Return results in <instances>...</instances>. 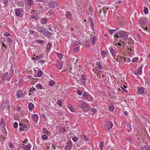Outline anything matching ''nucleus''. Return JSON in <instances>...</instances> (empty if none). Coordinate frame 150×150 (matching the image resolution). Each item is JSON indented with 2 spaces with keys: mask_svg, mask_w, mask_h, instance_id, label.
Instances as JSON below:
<instances>
[{
  "mask_svg": "<svg viewBox=\"0 0 150 150\" xmlns=\"http://www.w3.org/2000/svg\"><path fill=\"white\" fill-rule=\"evenodd\" d=\"M107 52L106 51H102L101 52V54L103 59L104 58L107 54Z\"/></svg>",
  "mask_w": 150,
  "mask_h": 150,
  "instance_id": "16",
  "label": "nucleus"
},
{
  "mask_svg": "<svg viewBox=\"0 0 150 150\" xmlns=\"http://www.w3.org/2000/svg\"><path fill=\"white\" fill-rule=\"evenodd\" d=\"M103 142H100L99 144V147L100 150H102L103 149Z\"/></svg>",
  "mask_w": 150,
  "mask_h": 150,
  "instance_id": "33",
  "label": "nucleus"
},
{
  "mask_svg": "<svg viewBox=\"0 0 150 150\" xmlns=\"http://www.w3.org/2000/svg\"><path fill=\"white\" fill-rule=\"evenodd\" d=\"M144 11L145 14H147L148 13V8L146 7H145Z\"/></svg>",
  "mask_w": 150,
  "mask_h": 150,
  "instance_id": "34",
  "label": "nucleus"
},
{
  "mask_svg": "<svg viewBox=\"0 0 150 150\" xmlns=\"http://www.w3.org/2000/svg\"><path fill=\"white\" fill-rule=\"evenodd\" d=\"M81 43L77 41H76L74 42L73 44L72 45L74 46H79V45H81Z\"/></svg>",
  "mask_w": 150,
  "mask_h": 150,
  "instance_id": "25",
  "label": "nucleus"
},
{
  "mask_svg": "<svg viewBox=\"0 0 150 150\" xmlns=\"http://www.w3.org/2000/svg\"><path fill=\"white\" fill-rule=\"evenodd\" d=\"M23 147L26 150H30L31 147V145L30 144H28L27 145L24 146Z\"/></svg>",
  "mask_w": 150,
  "mask_h": 150,
  "instance_id": "15",
  "label": "nucleus"
},
{
  "mask_svg": "<svg viewBox=\"0 0 150 150\" xmlns=\"http://www.w3.org/2000/svg\"><path fill=\"white\" fill-rule=\"evenodd\" d=\"M30 18L33 19H37V17L36 16H34V15H32L30 16Z\"/></svg>",
  "mask_w": 150,
  "mask_h": 150,
  "instance_id": "46",
  "label": "nucleus"
},
{
  "mask_svg": "<svg viewBox=\"0 0 150 150\" xmlns=\"http://www.w3.org/2000/svg\"><path fill=\"white\" fill-rule=\"evenodd\" d=\"M4 35L5 36H6L7 37V36H10V34L9 33L6 32V33H4Z\"/></svg>",
  "mask_w": 150,
  "mask_h": 150,
  "instance_id": "58",
  "label": "nucleus"
},
{
  "mask_svg": "<svg viewBox=\"0 0 150 150\" xmlns=\"http://www.w3.org/2000/svg\"><path fill=\"white\" fill-rule=\"evenodd\" d=\"M32 117L34 122H37L38 121V115L35 114L32 115Z\"/></svg>",
  "mask_w": 150,
  "mask_h": 150,
  "instance_id": "13",
  "label": "nucleus"
},
{
  "mask_svg": "<svg viewBox=\"0 0 150 150\" xmlns=\"http://www.w3.org/2000/svg\"><path fill=\"white\" fill-rule=\"evenodd\" d=\"M110 51L113 57H115L116 56L114 52V50L113 48H110Z\"/></svg>",
  "mask_w": 150,
  "mask_h": 150,
  "instance_id": "24",
  "label": "nucleus"
},
{
  "mask_svg": "<svg viewBox=\"0 0 150 150\" xmlns=\"http://www.w3.org/2000/svg\"><path fill=\"white\" fill-rule=\"evenodd\" d=\"M24 94L21 90L18 91L16 92V97L18 98H21L24 97Z\"/></svg>",
  "mask_w": 150,
  "mask_h": 150,
  "instance_id": "7",
  "label": "nucleus"
},
{
  "mask_svg": "<svg viewBox=\"0 0 150 150\" xmlns=\"http://www.w3.org/2000/svg\"><path fill=\"white\" fill-rule=\"evenodd\" d=\"M24 11L22 8H17L15 9V12L16 16L18 17L21 16V12Z\"/></svg>",
  "mask_w": 150,
  "mask_h": 150,
  "instance_id": "5",
  "label": "nucleus"
},
{
  "mask_svg": "<svg viewBox=\"0 0 150 150\" xmlns=\"http://www.w3.org/2000/svg\"><path fill=\"white\" fill-rule=\"evenodd\" d=\"M105 74H103L101 76H100H100L99 78H100L101 79H103L104 78V77L105 76Z\"/></svg>",
  "mask_w": 150,
  "mask_h": 150,
  "instance_id": "55",
  "label": "nucleus"
},
{
  "mask_svg": "<svg viewBox=\"0 0 150 150\" xmlns=\"http://www.w3.org/2000/svg\"><path fill=\"white\" fill-rule=\"evenodd\" d=\"M38 62H41L42 63H44L45 62V61L44 60H42L41 59H40L38 60Z\"/></svg>",
  "mask_w": 150,
  "mask_h": 150,
  "instance_id": "53",
  "label": "nucleus"
},
{
  "mask_svg": "<svg viewBox=\"0 0 150 150\" xmlns=\"http://www.w3.org/2000/svg\"><path fill=\"white\" fill-rule=\"evenodd\" d=\"M123 58L121 57L117 56L116 57V61H118L119 62H120L121 60H123Z\"/></svg>",
  "mask_w": 150,
  "mask_h": 150,
  "instance_id": "35",
  "label": "nucleus"
},
{
  "mask_svg": "<svg viewBox=\"0 0 150 150\" xmlns=\"http://www.w3.org/2000/svg\"><path fill=\"white\" fill-rule=\"evenodd\" d=\"M96 38V36H94L93 37V38L92 39L91 44L93 45H94L95 44Z\"/></svg>",
  "mask_w": 150,
  "mask_h": 150,
  "instance_id": "26",
  "label": "nucleus"
},
{
  "mask_svg": "<svg viewBox=\"0 0 150 150\" xmlns=\"http://www.w3.org/2000/svg\"><path fill=\"white\" fill-rule=\"evenodd\" d=\"M109 34H112L113 33V31L112 30H110L109 31Z\"/></svg>",
  "mask_w": 150,
  "mask_h": 150,
  "instance_id": "62",
  "label": "nucleus"
},
{
  "mask_svg": "<svg viewBox=\"0 0 150 150\" xmlns=\"http://www.w3.org/2000/svg\"><path fill=\"white\" fill-rule=\"evenodd\" d=\"M42 57L40 55L37 56L33 58V59L34 60L35 62L38 60L42 58Z\"/></svg>",
  "mask_w": 150,
  "mask_h": 150,
  "instance_id": "22",
  "label": "nucleus"
},
{
  "mask_svg": "<svg viewBox=\"0 0 150 150\" xmlns=\"http://www.w3.org/2000/svg\"><path fill=\"white\" fill-rule=\"evenodd\" d=\"M18 126V123L17 122H15L14 123V127L15 128H16Z\"/></svg>",
  "mask_w": 150,
  "mask_h": 150,
  "instance_id": "48",
  "label": "nucleus"
},
{
  "mask_svg": "<svg viewBox=\"0 0 150 150\" xmlns=\"http://www.w3.org/2000/svg\"><path fill=\"white\" fill-rule=\"evenodd\" d=\"M142 66L139 68L137 69L136 72L137 75H139L142 74Z\"/></svg>",
  "mask_w": 150,
  "mask_h": 150,
  "instance_id": "14",
  "label": "nucleus"
},
{
  "mask_svg": "<svg viewBox=\"0 0 150 150\" xmlns=\"http://www.w3.org/2000/svg\"><path fill=\"white\" fill-rule=\"evenodd\" d=\"M77 103L79 107L85 111H89L91 109L88 104L83 102L81 100L79 101Z\"/></svg>",
  "mask_w": 150,
  "mask_h": 150,
  "instance_id": "2",
  "label": "nucleus"
},
{
  "mask_svg": "<svg viewBox=\"0 0 150 150\" xmlns=\"http://www.w3.org/2000/svg\"><path fill=\"white\" fill-rule=\"evenodd\" d=\"M80 47V46H78L76 47L74 49V51L75 52H78L79 50V48Z\"/></svg>",
  "mask_w": 150,
  "mask_h": 150,
  "instance_id": "41",
  "label": "nucleus"
},
{
  "mask_svg": "<svg viewBox=\"0 0 150 150\" xmlns=\"http://www.w3.org/2000/svg\"><path fill=\"white\" fill-rule=\"evenodd\" d=\"M42 74V71H40L38 72L37 76L38 77H39L41 76Z\"/></svg>",
  "mask_w": 150,
  "mask_h": 150,
  "instance_id": "40",
  "label": "nucleus"
},
{
  "mask_svg": "<svg viewBox=\"0 0 150 150\" xmlns=\"http://www.w3.org/2000/svg\"><path fill=\"white\" fill-rule=\"evenodd\" d=\"M65 16L68 19H70L71 16V13L69 12H66Z\"/></svg>",
  "mask_w": 150,
  "mask_h": 150,
  "instance_id": "17",
  "label": "nucleus"
},
{
  "mask_svg": "<svg viewBox=\"0 0 150 150\" xmlns=\"http://www.w3.org/2000/svg\"><path fill=\"white\" fill-rule=\"evenodd\" d=\"M7 78V77H6V76H5V75L3 74L1 77V79L3 80V81H4V80L6 79Z\"/></svg>",
  "mask_w": 150,
  "mask_h": 150,
  "instance_id": "47",
  "label": "nucleus"
},
{
  "mask_svg": "<svg viewBox=\"0 0 150 150\" xmlns=\"http://www.w3.org/2000/svg\"><path fill=\"white\" fill-rule=\"evenodd\" d=\"M118 38H123L124 40L122 41V43H123L128 38V35L126 32L122 30H120L117 31L116 33L115 36L114 37L115 39L116 40Z\"/></svg>",
  "mask_w": 150,
  "mask_h": 150,
  "instance_id": "1",
  "label": "nucleus"
},
{
  "mask_svg": "<svg viewBox=\"0 0 150 150\" xmlns=\"http://www.w3.org/2000/svg\"><path fill=\"white\" fill-rule=\"evenodd\" d=\"M0 123L3 126L5 125V123L2 120H1Z\"/></svg>",
  "mask_w": 150,
  "mask_h": 150,
  "instance_id": "60",
  "label": "nucleus"
},
{
  "mask_svg": "<svg viewBox=\"0 0 150 150\" xmlns=\"http://www.w3.org/2000/svg\"><path fill=\"white\" fill-rule=\"evenodd\" d=\"M113 125L112 123L110 121L107 122L105 125V129L106 130H109L111 129Z\"/></svg>",
  "mask_w": 150,
  "mask_h": 150,
  "instance_id": "4",
  "label": "nucleus"
},
{
  "mask_svg": "<svg viewBox=\"0 0 150 150\" xmlns=\"http://www.w3.org/2000/svg\"><path fill=\"white\" fill-rule=\"evenodd\" d=\"M62 65L63 64L62 63H58L57 65V68L59 69H61L62 67Z\"/></svg>",
  "mask_w": 150,
  "mask_h": 150,
  "instance_id": "39",
  "label": "nucleus"
},
{
  "mask_svg": "<svg viewBox=\"0 0 150 150\" xmlns=\"http://www.w3.org/2000/svg\"><path fill=\"white\" fill-rule=\"evenodd\" d=\"M46 29L43 27H39L37 28L38 31L40 33H44V31L46 30Z\"/></svg>",
  "mask_w": 150,
  "mask_h": 150,
  "instance_id": "10",
  "label": "nucleus"
},
{
  "mask_svg": "<svg viewBox=\"0 0 150 150\" xmlns=\"http://www.w3.org/2000/svg\"><path fill=\"white\" fill-rule=\"evenodd\" d=\"M41 23L43 24L46 23L47 21L48 20L46 18H41Z\"/></svg>",
  "mask_w": 150,
  "mask_h": 150,
  "instance_id": "19",
  "label": "nucleus"
},
{
  "mask_svg": "<svg viewBox=\"0 0 150 150\" xmlns=\"http://www.w3.org/2000/svg\"><path fill=\"white\" fill-rule=\"evenodd\" d=\"M69 109L70 110L72 111V112H74V108H69Z\"/></svg>",
  "mask_w": 150,
  "mask_h": 150,
  "instance_id": "64",
  "label": "nucleus"
},
{
  "mask_svg": "<svg viewBox=\"0 0 150 150\" xmlns=\"http://www.w3.org/2000/svg\"><path fill=\"white\" fill-rule=\"evenodd\" d=\"M114 108V107L113 105H110L109 106V109L110 111H112L113 110Z\"/></svg>",
  "mask_w": 150,
  "mask_h": 150,
  "instance_id": "31",
  "label": "nucleus"
},
{
  "mask_svg": "<svg viewBox=\"0 0 150 150\" xmlns=\"http://www.w3.org/2000/svg\"><path fill=\"white\" fill-rule=\"evenodd\" d=\"M72 139L74 142H76L78 140V138L77 137H75L72 138Z\"/></svg>",
  "mask_w": 150,
  "mask_h": 150,
  "instance_id": "52",
  "label": "nucleus"
},
{
  "mask_svg": "<svg viewBox=\"0 0 150 150\" xmlns=\"http://www.w3.org/2000/svg\"><path fill=\"white\" fill-rule=\"evenodd\" d=\"M108 8H106V7H103V12L104 13H106L107 11V10H108Z\"/></svg>",
  "mask_w": 150,
  "mask_h": 150,
  "instance_id": "42",
  "label": "nucleus"
},
{
  "mask_svg": "<svg viewBox=\"0 0 150 150\" xmlns=\"http://www.w3.org/2000/svg\"><path fill=\"white\" fill-rule=\"evenodd\" d=\"M96 64L98 65V68L99 69L102 70L103 69V67L102 66L100 62H97Z\"/></svg>",
  "mask_w": 150,
  "mask_h": 150,
  "instance_id": "23",
  "label": "nucleus"
},
{
  "mask_svg": "<svg viewBox=\"0 0 150 150\" xmlns=\"http://www.w3.org/2000/svg\"><path fill=\"white\" fill-rule=\"evenodd\" d=\"M37 42H38L39 43H40L41 44H44L45 42V41L44 40H37Z\"/></svg>",
  "mask_w": 150,
  "mask_h": 150,
  "instance_id": "49",
  "label": "nucleus"
},
{
  "mask_svg": "<svg viewBox=\"0 0 150 150\" xmlns=\"http://www.w3.org/2000/svg\"><path fill=\"white\" fill-rule=\"evenodd\" d=\"M58 57L60 59H61L63 57V54L59 53H57Z\"/></svg>",
  "mask_w": 150,
  "mask_h": 150,
  "instance_id": "36",
  "label": "nucleus"
},
{
  "mask_svg": "<svg viewBox=\"0 0 150 150\" xmlns=\"http://www.w3.org/2000/svg\"><path fill=\"white\" fill-rule=\"evenodd\" d=\"M86 77L84 75H82L81 76V79L83 80V81L84 82L86 80Z\"/></svg>",
  "mask_w": 150,
  "mask_h": 150,
  "instance_id": "37",
  "label": "nucleus"
},
{
  "mask_svg": "<svg viewBox=\"0 0 150 150\" xmlns=\"http://www.w3.org/2000/svg\"><path fill=\"white\" fill-rule=\"evenodd\" d=\"M42 138L43 139L46 140L48 139V137L46 135H43L42 136Z\"/></svg>",
  "mask_w": 150,
  "mask_h": 150,
  "instance_id": "38",
  "label": "nucleus"
},
{
  "mask_svg": "<svg viewBox=\"0 0 150 150\" xmlns=\"http://www.w3.org/2000/svg\"><path fill=\"white\" fill-rule=\"evenodd\" d=\"M27 3L29 6H31L33 4V0H27Z\"/></svg>",
  "mask_w": 150,
  "mask_h": 150,
  "instance_id": "30",
  "label": "nucleus"
},
{
  "mask_svg": "<svg viewBox=\"0 0 150 150\" xmlns=\"http://www.w3.org/2000/svg\"><path fill=\"white\" fill-rule=\"evenodd\" d=\"M56 3V2L54 1H51L50 2L49 4V5L50 7L54 8L55 6V4Z\"/></svg>",
  "mask_w": 150,
  "mask_h": 150,
  "instance_id": "18",
  "label": "nucleus"
},
{
  "mask_svg": "<svg viewBox=\"0 0 150 150\" xmlns=\"http://www.w3.org/2000/svg\"><path fill=\"white\" fill-rule=\"evenodd\" d=\"M146 18H142L140 19L139 22L141 25L146 24L147 23Z\"/></svg>",
  "mask_w": 150,
  "mask_h": 150,
  "instance_id": "9",
  "label": "nucleus"
},
{
  "mask_svg": "<svg viewBox=\"0 0 150 150\" xmlns=\"http://www.w3.org/2000/svg\"><path fill=\"white\" fill-rule=\"evenodd\" d=\"M77 92L78 93V94L79 95L81 96V95L82 93L81 91L79 90H77Z\"/></svg>",
  "mask_w": 150,
  "mask_h": 150,
  "instance_id": "59",
  "label": "nucleus"
},
{
  "mask_svg": "<svg viewBox=\"0 0 150 150\" xmlns=\"http://www.w3.org/2000/svg\"><path fill=\"white\" fill-rule=\"evenodd\" d=\"M89 21L91 23V26H93V21L92 19L90 17H89Z\"/></svg>",
  "mask_w": 150,
  "mask_h": 150,
  "instance_id": "43",
  "label": "nucleus"
},
{
  "mask_svg": "<svg viewBox=\"0 0 150 150\" xmlns=\"http://www.w3.org/2000/svg\"><path fill=\"white\" fill-rule=\"evenodd\" d=\"M36 87L38 89H42L43 86L40 84H38L36 85Z\"/></svg>",
  "mask_w": 150,
  "mask_h": 150,
  "instance_id": "32",
  "label": "nucleus"
},
{
  "mask_svg": "<svg viewBox=\"0 0 150 150\" xmlns=\"http://www.w3.org/2000/svg\"><path fill=\"white\" fill-rule=\"evenodd\" d=\"M82 96L83 98L85 99L88 98V96L87 93L86 92H85L83 93Z\"/></svg>",
  "mask_w": 150,
  "mask_h": 150,
  "instance_id": "21",
  "label": "nucleus"
},
{
  "mask_svg": "<svg viewBox=\"0 0 150 150\" xmlns=\"http://www.w3.org/2000/svg\"><path fill=\"white\" fill-rule=\"evenodd\" d=\"M57 104L59 105L61 107L62 106V103L61 100H59L57 102Z\"/></svg>",
  "mask_w": 150,
  "mask_h": 150,
  "instance_id": "45",
  "label": "nucleus"
},
{
  "mask_svg": "<svg viewBox=\"0 0 150 150\" xmlns=\"http://www.w3.org/2000/svg\"><path fill=\"white\" fill-rule=\"evenodd\" d=\"M43 132L45 134L47 132L46 129H43Z\"/></svg>",
  "mask_w": 150,
  "mask_h": 150,
  "instance_id": "63",
  "label": "nucleus"
},
{
  "mask_svg": "<svg viewBox=\"0 0 150 150\" xmlns=\"http://www.w3.org/2000/svg\"><path fill=\"white\" fill-rule=\"evenodd\" d=\"M43 34L45 36L49 38H50L51 37L52 35L51 33H50L46 29L45 31H44Z\"/></svg>",
  "mask_w": 150,
  "mask_h": 150,
  "instance_id": "8",
  "label": "nucleus"
},
{
  "mask_svg": "<svg viewBox=\"0 0 150 150\" xmlns=\"http://www.w3.org/2000/svg\"><path fill=\"white\" fill-rule=\"evenodd\" d=\"M19 125H20V127H21V129L24 130L26 131L27 129V126L24 124H21V123H20Z\"/></svg>",
  "mask_w": 150,
  "mask_h": 150,
  "instance_id": "11",
  "label": "nucleus"
},
{
  "mask_svg": "<svg viewBox=\"0 0 150 150\" xmlns=\"http://www.w3.org/2000/svg\"><path fill=\"white\" fill-rule=\"evenodd\" d=\"M142 150H150L149 146L146 143L142 146Z\"/></svg>",
  "mask_w": 150,
  "mask_h": 150,
  "instance_id": "12",
  "label": "nucleus"
},
{
  "mask_svg": "<svg viewBox=\"0 0 150 150\" xmlns=\"http://www.w3.org/2000/svg\"><path fill=\"white\" fill-rule=\"evenodd\" d=\"M84 139L85 141L86 142H87L89 141L88 138V137H87L85 136V137H84Z\"/></svg>",
  "mask_w": 150,
  "mask_h": 150,
  "instance_id": "56",
  "label": "nucleus"
},
{
  "mask_svg": "<svg viewBox=\"0 0 150 150\" xmlns=\"http://www.w3.org/2000/svg\"><path fill=\"white\" fill-rule=\"evenodd\" d=\"M144 88L143 87L140 88L138 90V92L139 94H142L144 90Z\"/></svg>",
  "mask_w": 150,
  "mask_h": 150,
  "instance_id": "20",
  "label": "nucleus"
},
{
  "mask_svg": "<svg viewBox=\"0 0 150 150\" xmlns=\"http://www.w3.org/2000/svg\"><path fill=\"white\" fill-rule=\"evenodd\" d=\"M18 5L21 7H23L24 5V3L23 1H21L18 2Z\"/></svg>",
  "mask_w": 150,
  "mask_h": 150,
  "instance_id": "28",
  "label": "nucleus"
},
{
  "mask_svg": "<svg viewBox=\"0 0 150 150\" xmlns=\"http://www.w3.org/2000/svg\"><path fill=\"white\" fill-rule=\"evenodd\" d=\"M9 146L10 148H12L13 147V145L11 143L9 144Z\"/></svg>",
  "mask_w": 150,
  "mask_h": 150,
  "instance_id": "57",
  "label": "nucleus"
},
{
  "mask_svg": "<svg viewBox=\"0 0 150 150\" xmlns=\"http://www.w3.org/2000/svg\"><path fill=\"white\" fill-rule=\"evenodd\" d=\"M54 84V82L53 81H51L49 82V85L50 86H53Z\"/></svg>",
  "mask_w": 150,
  "mask_h": 150,
  "instance_id": "44",
  "label": "nucleus"
},
{
  "mask_svg": "<svg viewBox=\"0 0 150 150\" xmlns=\"http://www.w3.org/2000/svg\"><path fill=\"white\" fill-rule=\"evenodd\" d=\"M48 29L51 31H53V29H54V27L53 26H51V25H49L48 26Z\"/></svg>",
  "mask_w": 150,
  "mask_h": 150,
  "instance_id": "29",
  "label": "nucleus"
},
{
  "mask_svg": "<svg viewBox=\"0 0 150 150\" xmlns=\"http://www.w3.org/2000/svg\"><path fill=\"white\" fill-rule=\"evenodd\" d=\"M28 108L30 110L32 109L34 107V105L31 103H29L28 105Z\"/></svg>",
  "mask_w": 150,
  "mask_h": 150,
  "instance_id": "27",
  "label": "nucleus"
},
{
  "mask_svg": "<svg viewBox=\"0 0 150 150\" xmlns=\"http://www.w3.org/2000/svg\"><path fill=\"white\" fill-rule=\"evenodd\" d=\"M51 46V45L49 42L48 43V44L46 46V48L47 50H49Z\"/></svg>",
  "mask_w": 150,
  "mask_h": 150,
  "instance_id": "50",
  "label": "nucleus"
},
{
  "mask_svg": "<svg viewBox=\"0 0 150 150\" xmlns=\"http://www.w3.org/2000/svg\"><path fill=\"white\" fill-rule=\"evenodd\" d=\"M138 60V57H135L133 58L132 60V61L133 62H135L136 61H137Z\"/></svg>",
  "mask_w": 150,
  "mask_h": 150,
  "instance_id": "51",
  "label": "nucleus"
},
{
  "mask_svg": "<svg viewBox=\"0 0 150 150\" xmlns=\"http://www.w3.org/2000/svg\"><path fill=\"white\" fill-rule=\"evenodd\" d=\"M35 90V89L33 88V87L31 88L30 89V91H31L32 92H33Z\"/></svg>",
  "mask_w": 150,
  "mask_h": 150,
  "instance_id": "61",
  "label": "nucleus"
},
{
  "mask_svg": "<svg viewBox=\"0 0 150 150\" xmlns=\"http://www.w3.org/2000/svg\"><path fill=\"white\" fill-rule=\"evenodd\" d=\"M10 105L9 102L8 101H6V102H4L1 105V108L2 109H5L7 108H9Z\"/></svg>",
  "mask_w": 150,
  "mask_h": 150,
  "instance_id": "3",
  "label": "nucleus"
},
{
  "mask_svg": "<svg viewBox=\"0 0 150 150\" xmlns=\"http://www.w3.org/2000/svg\"><path fill=\"white\" fill-rule=\"evenodd\" d=\"M72 145V143L71 141H67V145L64 147L65 150H70Z\"/></svg>",
  "mask_w": 150,
  "mask_h": 150,
  "instance_id": "6",
  "label": "nucleus"
},
{
  "mask_svg": "<svg viewBox=\"0 0 150 150\" xmlns=\"http://www.w3.org/2000/svg\"><path fill=\"white\" fill-rule=\"evenodd\" d=\"M29 32L30 34L33 35H35V34L34 33V31L33 30H30Z\"/></svg>",
  "mask_w": 150,
  "mask_h": 150,
  "instance_id": "54",
  "label": "nucleus"
}]
</instances>
